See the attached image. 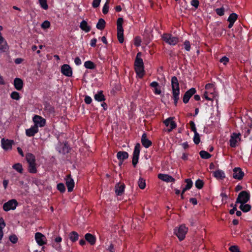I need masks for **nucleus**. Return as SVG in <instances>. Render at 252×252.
Returning <instances> with one entry per match:
<instances>
[{"mask_svg":"<svg viewBox=\"0 0 252 252\" xmlns=\"http://www.w3.org/2000/svg\"><path fill=\"white\" fill-rule=\"evenodd\" d=\"M84 66L86 68L93 69L95 68V64L92 61H86L84 63Z\"/></svg>","mask_w":252,"mask_h":252,"instance_id":"33","label":"nucleus"},{"mask_svg":"<svg viewBox=\"0 0 252 252\" xmlns=\"http://www.w3.org/2000/svg\"><path fill=\"white\" fill-rule=\"evenodd\" d=\"M107 250L110 252H114V248L113 244H111Z\"/></svg>","mask_w":252,"mask_h":252,"instance_id":"64","label":"nucleus"},{"mask_svg":"<svg viewBox=\"0 0 252 252\" xmlns=\"http://www.w3.org/2000/svg\"><path fill=\"white\" fill-rule=\"evenodd\" d=\"M215 11L218 15L221 16L224 14L225 9L223 7H221V8L216 9Z\"/></svg>","mask_w":252,"mask_h":252,"instance_id":"42","label":"nucleus"},{"mask_svg":"<svg viewBox=\"0 0 252 252\" xmlns=\"http://www.w3.org/2000/svg\"><path fill=\"white\" fill-rule=\"evenodd\" d=\"M189 202L192 203L193 205H196L197 204V200L195 198H190Z\"/></svg>","mask_w":252,"mask_h":252,"instance_id":"63","label":"nucleus"},{"mask_svg":"<svg viewBox=\"0 0 252 252\" xmlns=\"http://www.w3.org/2000/svg\"><path fill=\"white\" fill-rule=\"evenodd\" d=\"M184 45L185 46V49L187 51H189L190 49V45L189 41H188V40H186L184 43Z\"/></svg>","mask_w":252,"mask_h":252,"instance_id":"52","label":"nucleus"},{"mask_svg":"<svg viewBox=\"0 0 252 252\" xmlns=\"http://www.w3.org/2000/svg\"><path fill=\"white\" fill-rule=\"evenodd\" d=\"M61 72L63 75L68 77L71 76L72 74V71L71 67L67 64H64L62 66Z\"/></svg>","mask_w":252,"mask_h":252,"instance_id":"11","label":"nucleus"},{"mask_svg":"<svg viewBox=\"0 0 252 252\" xmlns=\"http://www.w3.org/2000/svg\"><path fill=\"white\" fill-rule=\"evenodd\" d=\"M65 184L67 186L68 191L71 192L73 190L74 187V182L73 179L71 177L70 174H68L65 178Z\"/></svg>","mask_w":252,"mask_h":252,"instance_id":"9","label":"nucleus"},{"mask_svg":"<svg viewBox=\"0 0 252 252\" xmlns=\"http://www.w3.org/2000/svg\"><path fill=\"white\" fill-rule=\"evenodd\" d=\"M13 143V141L11 140L6 139L4 138L1 139V145L3 149L7 150L12 149V145Z\"/></svg>","mask_w":252,"mask_h":252,"instance_id":"16","label":"nucleus"},{"mask_svg":"<svg viewBox=\"0 0 252 252\" xmlns=\"http://www.w3.org/2000/svg\"><path fill=\"white\" fill-rule=\"evenodd\" d=\"M92 98L90 96L86 95L85 97L84 101L87 104H89L92 102Z\"/></svg>","mask_w":252,"mask_h":252,"instance_id":"57","label":"nucleus"},{"mask_svg":"<svg viewBox=\"0 0 252 252\" xmlns=\"http://www.w3.org/2000/svg\"><path fill=\"white\" fill-rule=\"evenodd\" d=\"M38 132V128L34 126L26 130V134L29 137L33 136L35 134Z\"/></svg>","mask_w":252,"mask_h":252,"instance_id":"19","label":"nucleus"},{"mask_svg":"<svg viewBox=\"0 0 252 252\" xmlns=\"http://www.w3.org/2000/svg\"><path fill=\"white\" fill-rule=\"evenodd\" d=\"M50 27V23L48 21H45L41 25V28L44 29L49 28Z\"/></svg>","mask_w":252,"mask_h":252,"instance_id":"50","label":"nucleus"},{"mask_svg":"<svg viewBox=\"0 0 252 252\" xmlns=\"http://www.w3.org/2000/svg\"><path fill=\"white\" fill-rule=\"evenodd\" d=\"M57 189L61 192H64L65 190V188L64 184L63 183H59L57 185Z\"/></svg>","mask_w":252,"mask_h":252,"instance_id":"47","label":"nucleus"},{"mask_svg":"<svg viewBox=\"0 0 252 252\" xmlns=\"http://www.w3.org/2000/svg\"><path fill=\"white\" fill-rule=\"evenodd\" d=\"M18 205V202L15 199H11L5 203L3 205V209L5 211L10 210H14Z\"/></svg>","mask_w":252,"mask_h":252,"instance_id":"6","label":"nucleus"},{"mask_svg":"<svg viewBox=\"0 0 252 252\" xmlns=\"http://www.w3.org/2000/svg\"><path fill=\"white\" fill-rule=\"evenodd\" d=\"M125 185L124 184L118 183L115 186V192L118 195H121L124 191Z\"/></svg>","mask_w":252,"mask_h":252,"instance_id":"20","label":"nucleus"},{"mask_svg":"<svg viewBox=\"0 0 252 252\" xmlns=\"http://www.w3.org/2000/svg\"><path fill=\"white\" fill-rule=\"evenodd\" d=\"M11 97L15 100H18L20 99L19 94L17 92H13L10 94Z\"/></svg>","mask_w":252,"mask_h":252,"instance_id":"45","label":"nucleus"},{"mask_svg":"<svg viewBox=\"0 0 252 252\" xmlns=\"http://www.w3.org/2000/svg\"><path fill=\"white\" fill-rule=\"evenodd\" d=\"M241 136L240 133H233V134L231 135L230 139L229 140L230 142V146L232 148H234L236 146L237 143L238 142V140L240 141L241 138L240 137Z\"/></svg>","mask_w":252,"mask_h":252,"instance_id":"8","label":"nucleus"},{"mask_svg":"<svg viewBox=\"0 0 252 252\" xmlns=\"http://www.w3.org/2000/svg\"><path fill=\"white\" fill-rule=\"evenodd\" d=\"M9 240L13 244H15L18 241V238L15 235H10L9 237Z\"/></svg>","mask_w":252,"mask_h":252,"instance_id":"48","label":"nucleus"},{"mask_svg":"<svg viewBox=\"0 0 252 252\" xmlns=\"http://www.w3.org/2000/svg\"><path fill=\"white\" fill-rule=\"evenodd\" d=\"M144 65L143 60L141 58H136L135 62H134V66H141Z\"/></svg>","mask_w":252,"mask_h":252,"instance_id":"43","label":"nucleus"},{"mask_svg":"<svg viewBox=\"0 0 252 252\" xmlns=\"http://www.w3.org/2000/svg\"><path fill=\"white\" fill-rule=\"evenodd\" d=\"M154 89H155L154 92L156 94H161V91L160 90V88L159 86H158V87H157L155 88Z\"/></svg>","mask_w":252,"mask_h":252,"instance_id":"58","label":"nucleus"},{"mask_svg":"<svg viewBox=\"0 0 252 252\" xmlns=\"http://www.w3.org/2000/svg\"><path fill=\"white\" fill-rule=\"evenodd\" d=\"M79 237L78 234L75 231H72L69 234V238L72 242H75L78 240Z\"/></svg>","mask_w":252,"mask_h":252,"instance_id":"29","label":"nucleus"},{"mask_svg":"<svg viewBox=\"0 0 252 252\" xmlns=\"http://www.w3.org/2000/svg\"><path fill=\"white\" fill-rule=\"evenodd\" d=\"M80 28L85 32H89L91 30L90 26H88L87 22L83 20L80 23Z\"/></svg>","mask_w":252,"mask_h":252,"instance_id":"25","label":"nucleus"},{"mask_svg":"<svg viewBox=\"0 0 252 252\" xmlns=\"http://www.w3.org/2000/svg\"><path fill=\"white\" fill-rule=\"evenodd\" d=\"M74 62L77 65H80L81 63V60L79 57H76L75 58Z\"/></svg>","mask_w":252,"mask_h":252,"instance_id":"61","label":"nucleus"},{"mask_svg":"<svg viewBox=\"0 0 252 252\" xmlns=\"http://www.w3.org/2000/svg\"><path fill=\"white\" fill-rule=\"evenodd\" d=\"M173 118L170 117L166 119L164 122V124L166 126H170V128L168 130V132L171 131L173 129L176 127V124L173 120Z\"/></svg>","mask_w":252,"mask_h":252,"instance_id":"12","label":"nucleus"},{"mask_svg":"<svg viewBox=\"0 0 252 252\" xmlns=\"http://www.w3.org/2000/svg\"><path fill=\"white\" fill-rule=\"evenodd\" d=\"M42 8L47 10L48 8V5L47 3V0H38Z\"/></svg>","mask_w":252,"mask_h":252,"instance_id":"40","label":"nucleus"},{"mask_svg":"<svg viewBox=\"0 0 252 252\" xmlns=\"http://www.w3.org/2000/svg\"><path fill=\"white\" fill-rule=\"evenodd\" d=\"M141 143L142 145L148 148L152 145V142L147 138V135L146 133H143L141 137Z\"/></svg>","mask_w":252,"mask_h":252,"instance_id":"17","label":"nucleus"},{"mask_svg":"<svg viewBox=\"0 0 252 252\" xmlns=\"http://www.w3.org/2000/svg\"><path fill=\"white\" fill-rule=\"evenodd\" d=\"M185 182L187 183L185 187L186 189H189L192 186V182L190 179H187L185 180Z\"/></svg>","mask_w":252,"mask_h":252,"instance_id":"41","label":"nucleus"},{"mask_svg":"<svg viewBox=\"0 0 252 252\" xmlns=\"http://www.w3.org/2000/svg\"><path fill=\"white\" fill-rule=\"evenodd\" d=\"M214 87L213 84L208 83L205 85V88L206 90H209L210 89L213 88Z\"/></svg>","mask_w":252,"mask_h":252,"instance_id":"59","label":"nucleus"},{"mask_svg":"<svg viewBox=\"0 0 252 252\" xmlns=\"http://www.w3.org/2000/svg\"><path fill=\"white\" fill-rule=\"evenodd\" d=\"M35 239L36 242L39 246H43L46 244L45 240L46 239L45 236L40 232H37L35 234Z\"/></svg>","mask_w":252,"mask_h":252,"instance_id":"14","label":"nucleus"},{"mask_svg":"<svg viewBox=\"0 0 252 252\" xmlns=\"http://www.w3.org/2000/svg\"><path fill=\"white\" fill-rule=\"evenodd\" d=\"M195 187L198 189H201L204 185V182L202 180L198 179L195 183Z\"/></svg>","mask_w":252,"mask_h":252,"instance_id":"39","label":"nucleus"},{"mask_svg":"<svg viewBox=\"0 0 252 252\" xmlns=\"http://www.w3.org/2000/svg\"><path fill=\"white\" fill-rule=\"evenodd\" d=\"M191 5L194 6L195 8H197L199 4L198 0H191Z\"/></svg>","mask_w":252,"mask_h":252,"instance_id":"54","label":"nucleus"},{"mask_svg":"<svg viewBox=\"0 0 252 252\" xmlns=\"http://www.w3.org/2000/svg\"><path fill=\"white\" fill-rule=\"evenodd\" d=\"M5 226V223L4 222V220L3 218H0V227H2L3 228Z\"/></svg>","mask_w":252,"mask_h":252,"instance_id":"62","label":"nucleus"},{"mask_svg":"<svg viewBox=\"0 0 252 252\" xmlns=\"http://www.w3.org/2000/svg\"><path fill=\"white\" fill-rule=\"evenodd\" d=\"M26 158L28 162V163H32L35 162V156L32 153H28L26 155Z\"/></svg>","mask_w":252,"mask_h":252,"instance_id":"26","label":"nucleus"},{"mask_svg":"<svg viewBox=\"0 0 252 252\" xmlns=\"http://www.w3.org/2000/svg\"><path fill=\"white\" fill-rule=\"evenodd\" d=\"M250 199V194L247 191H242L238 195L236 203L245 204Z\"/></svg>","mask_w":252,"mask_h":252,"instance_id":"3","label":"nucleus"},{"mask_svg":"<svg viewBox=\"0 0 252 252\" xmlns=\"http://www.w3.org/2000/svg\"><path fill=\"white\" fill-rule=\"evenodd\" d=\"M231 252H241L237 246H232L229 248Z\"/></svg>","mask_w":252,"mask_h":252,"instance_id":"49","label":"nucleus"},{"mask_svg":"<svg viewBox=\"0 0 252 252\" xmlns=\"http://www.w3.org/2000/svg\"><path fill=\"white\" fill-rule=\"evenodd\" d=\"M141 38L138 36H136L134 38V45L138 47L141 45Z\"/></svg>","mask_w":252,"mask_h":252,"instance_id":"51","label":"nucleus"},{"mask_svg":"<svg viewBox=\"0 0 252 252\" xmlns=\"http://www.w3.org/2000/svg\"><path fill=\"white\" fill-rule=\"evenodd\" d=\"M138 184L140 189H145L146 186L145 180L143 178H140L138 181Z\"/></svg>","mask_w":252,"mask_h":252,"instance_id":"38","label":"nucleus"},{"mask_svg":"<svg viewBox=\"0 0 252 252\" xmlns=\"http://www.w3.org/2000/svg\"><path fill=\"white\" fill-rule=\"evenodd\" d=\"M140 145L139 143H137L136 144L134 152L133 153V157H132V163L134 167L136 166L137 164L138 161V158H139V155L140 153Z\"/></svg>","mask_w":252,"mask_h":252,"instance_id":"5","label":"nucleus"},{"mask_svg":"<svg viewBox=\"0 0 252 252\" xmlns=\"http://www.w3.org/2000/svg\"><path fill=\"white\" fill-rule=\"evenodd\" d=\"M101 0H94L92 6L94 8H96L99 6Z\"/></svg>","mask_w":252,"mask_h":252,"instance_id":"55","label":"nucleus"},{"mask_svg":"<svg viewBox=\"0 0 252 252\" xmlns=\"http://www.w3.org/2000/svg\"><path fill=\"white\" fill-rule=\"evenodd\" d=\"M237 18L238 15L235 13H232L229 15L227 21L228 22H235L237 20Z\"/></svg>","mask_w":252,"mask_h":252,"instance_id":"36","label":"nucleus"},{"mask_svg":"<svg viewBox=\"0 0 252 252\" xmlns=\"http://www.w3.org/2000/svg\"><path fill=\"white\" fill-rule=\"evenodd\" d=\"M163 40L170 45H175L179 42L177 37L173 36L169 33H164L162 36Z\"/></svg>","mask_w":252,"mask_h":252,"instance_id":"2","label":"nucleus"},{"mask_svg":"<svg viewBox=\"0 0 252 252\" xmlns=\"http://www.w3.org/2000/svg\"><path fill=\"white\" fill-rule=\"evenodd\" d=\"M110 1L109 0H107L106 2L104 4L103 9H102V12L104 14H106L108 13L109 11V4Z\"/></svg>","mask_w":252,"mask_h":252,"instance_id":"37","label":"nucleus"},{"mask_svg":"<svg viewBox=\"0 0 252 252\" xmlns=\"http://www.w3.org/2000/svg\"><path fill=\"white\" fill-rule=\"evenodd\" d=\"M117 37L120 43L124 42V29L117 30Z\"/></svg>","mask_w":252,"mask_h":252,"instance_id":"30","label":"nucleus"},{"mask_svg":"<svg viewBox=\"0 0 252 252\" xmlns=\"http://www.w3.org/2000/svg\"><path fill=\"white\" fill-rule=\"evenodd\" d=\"M28 171L31 173H35L37 172L36 167V163H32L29 164Z\"/></svg>","mask_w":252,"mask_h":252,"instance_id":"31","label":"nucleus"},{"mask_svg":"<svg viewBox=\"0 0 252 252\" xmlns=\"http://www.w3.org/2000/svg\"><path fill=\"white\" fill-rule=\"evenodd\" d=\"M117 157L120 161H123L125 159L128 158V154L126 152L120 151L118 152Z\"/></svg>","mask_w":252,"mask_h":252,"instance_id":"23","label":"nucleus"},{"mask_svg":"<svg viewBox=\"0 0 252 252\" xmlns=\"http://www.w3.org/2000/svg\"><path fill=\"white\" fill-rule=\"evenodd\" d=\"M34 123V126L38 128V126L43 127L46 124V120L38 115H35L33 118Z\"/></svg>","mask_w":252,"mask_h":252,"instance_id":"7","label":"nucleus"},{"mask_svg":"<svg viewBox=\"0 0 252 252\" xmlns=\"http://www.w3.org/2000/svg\"><path fill=\"white\" fill-rule=\"evenodd\" d=\"M105 25H106V22H105V20L104 19L101 18V19H99L98 22H97L96 27L97 29L100 30H103L105 28Z\"/></svg>","mask_w":252,"mask_h":252,"instance_id":"28","label":"nucleus"},{"mask_svg":"<svg viewBox=\"0 0 252 252\" xmlns=\"http://www.w3.org/2000/svg\"><path fill=\"white\" fill-rule=\"evenodd\" d=\"M85 240L92 246L94 245L96 242L95 237L91 233H87L85 235Z\"/></svg>","mask_w":252,"mask_h":252,"instance_id":"18","label":"nucleus"},{"mask_svg":"<svg viewBox=\"0 0 252 252\" xmlns=\"http://www.w3.org/2000/svg\"><path fill=\"white\" fill-rule=\"evenodd\" d=\"M189 125L190 126V129L191 130L194 132L196 133L197 132L196 131V129L195 127V124L193 121H190Z\"/></svg>","mask_w":252,"mask_h":252,"instance_id":"53","label":"nucleus"},{"mask_svg":"<svg viewBox=\"0 0 252 252\" xmlns=\"http://www.w3.org/2000/svg\"><path fill=\"white\" fill-rule=\"evenodd\" d=\"M233 177L234 179L240 180L244 176V173L240 167H236L233 169Z\"/></svg>","mask_w":252,"mask_h":252,"instance_id":"13","label":"nucleus"},{"mask_svg":"<svg viewBox=\"0 0 252 252\" xmlns=\"http://www.w3.org/2000/svg\"><path fill=\"white\" fill-rule=\"evenodd\" d=\"M123 18H119L117 20V30L123 29L122 25L123 23Z\"/></svg>","mask_w":252,"mask_h":252,"instance_id":"44","label":"nucleus"},{"mask_svg":"<svg viewBox=\"0 0 252 252\" xmlns=\"http://www.w3.org/2000/svg\"><path fill=\"white\" fill-rule=\"evenodd\" d=\"M194 133V136L193 137V141L195 144H198L199 143V142L200 141L199 134L197 132Z\"/></svg>","mask_w":252,"mask_h":252,"instance_id":"46","label":"nucleus"},{"mask_svg":"<svg viewBox=\"0 0 252 252\" xmlns=\"http://www.w3.org/2000/svg\"><path fill=\"white\" fill-rule=\"evenodd\" d=\"M135 70L140 78L143 77L144 72V65L135 66Z\"/></svg>","mask_w":252,"mask_h":252,"instance_id":"24","label":"nucleus"},{"mask_svg":"<svg viewBox=\"0 0 252 252\" xmlns=\"http://www.w3.org/2000/svg\"><path fill=\"white\" fill-rule=\"evenodd\" d=\"M171 85L172 89L173 98L174 100V104L176 106L179 99L180 88L179 83L177 78L173 76L171 79Z\"/></svg>","mask_w":252,"mask_h":252,"instance_id":"1","label":"nucleus"},{"mask_svg":"<svg viewBox=\"0 0 252 252\" xmlns=\"http://www.w3.org/2000/svg\"><path fill=\"white\" fill-rule=\"evenodd\" d=\"M196 93V90L194 88H192L187 91L184 95L183 102L185 103H187L189 98Z\"/></svg>","mask_w":252,"mask_h":252,"instance_id":"10","label":"nucleus"},{"mask_svg":"<svg viewBox=\"0 0 252 252\" xmlns=\"http://www.w3.org/2000/svg\"><path fill=\"white\" fill-rule=\"evenodd\" d=\"M94 99L98 101H102L105 100V96L103 94V91H100L94 95Z\"/></svg>","mask_w":252,"mask_h":252,"instance_id":"27","label":"nucleus"},{"mask_svg":"<svg viewBox=\"0 0 252 252\" xmlns=\"http://www.w3.org/2000/svg\"><path fill=\"white\" fill-rule=\"evenodd\" d=\"M220 62L225 65L229 62V59L227 57L224 56L220 59Z\"/></svg>","mask_w":252,"mask_h":252,"instance_id":"56","label":"nucleus"},{"mask_svg":"<svg viewBox=\"0 0 252 252\" xmlns=\"http://www.w3.org/2000/svg\"><path fill=\"white\" fill-rule=\"evenodd\" d=\"M96 38H93L91 41V46L92 47H94L96 45Z\"/></svg>","mask_w":252,"mask_h":252,"instance_id":"60","label":"nucleus"},{"mask_svg":"<svg viewBox=\"0 0 252 252\" xmlns=\"http://www.w3.org/2000/svg\"><path fill=\"white\" fill-rule=\"evenodd\" d=\"M199 155L201 158L204 159H208L211 157V155L205 151H201L199 152Z\"/></svg>","mask_w":252,"mask_h":252,"instance_id":"34","label":"nucleus"},{"mask_svg":"<svg viewBox=\"0 0 252 252\" xmlns=\"http://www.w3.org/2000/svg\"><path fill=\"white\" fill-rule=\"evenodd\" d=\"M188 228L186 227L185 224L181 225L177 229H175V233L180 241L185 239V235L187 234Z\"/></svg>","mask_w":252,"mask_h":252,"instance_id":"4","label":"nucleus"},{"mask_svg":"<svg viewBox=\"0 0 252 252\" xmlns=\"http://www.w3.org/2000/svg\"><path fill=\"white\" fill-rule=\"evenodd\" d=\"M14 86L17 90H21L23 86L22 80L19 78H16L14 80Z\"/></svg>","mask_w":252,"mask_h":252,"instance_id":"21","label":"nucleus"},{"mask_svg":"<svg viewBox=\"0 0 252 252\" xmlns=\"http://www.w3.org/2000/svg\"><path fill=\"white\" fill-rule=\"evenodd\" d=\"M251 206L249 204H241L240 209L244 212H248L251 209Z\"/></svg>","mask_w":252,"mask_h":252,"instance_id":"32","label":"nucleus"},{"mask_svg":"<svg viewBox=\"0 0 252 252\" xmlns=\"http://www.w3.org/2000/svg\"><path fill=\"white\" fill-rule=\"evenodd\" d=\"M213 175L217 179L223 180L225 178L224 172L219 169L213 172Z\"/></svg>","mask_w":252,"mask_h":252,"instance_id":"22","label":"nucleus"},{"mask_svg":"<svg viewBox=\"0 0 252 252\" xmlns=\"http://www.w3.org/2000/svg\"><path fill=\"white\" fill-rule=\"evenodd\" d=\"M158 177L159 179L166 182L167 183L169 182H175V179L173 178L172 176L168 175V174H158Z\"/></svg>","mask_w":252,"mask_h":252,"instance_id":"15","label":"nucleus"},{"mask_svg":"<svg viewBox=\"0 0 252 252\" xmlns=\"http://www.w3.org/2000/svg\"><path fill=\"white\" fill-rule=\"evenodd\" d=\"M13 168L18 172L20 173H23V169L21 164L19 163H16L13 165Z\"/></svg>","mask_w":252,"mask_h":252,"instance_id":"35","label":"nucleus"}]
</instances>
